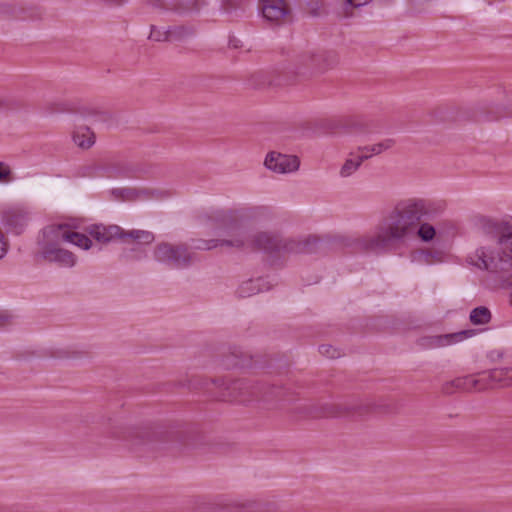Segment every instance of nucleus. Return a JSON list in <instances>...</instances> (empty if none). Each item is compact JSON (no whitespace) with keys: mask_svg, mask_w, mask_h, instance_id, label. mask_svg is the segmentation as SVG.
<instances>
[{"mask_svg":"<svg viewBox=\"0 0 512 512\" xmlns=\"http://www.w3.org/2000/svg\"><path fill=\"white\" fill-rule=\"evenodd\" d=\"M217 227L226 231L231 239H210L198 240L194 248L200 250H210L217 246H230L237 249L244 247L251 251L264 250L266 252H274L286 250L296 253H312L315 252L320 242L317 236H308L299 241L290 240L283 242L278 236L270 235L265 232L255 234L251 239L246 237L243 228L242 218L237 211H221L214 216Z\"/></svg>","mask_w":512,"mask_h":512,"instance_id":"obj_1","label":"nucleus"},{"mask_svg":"<svg viewBox=\"0 0 512 512\" xmlns=\"http://www.w3.org/2000/svg\"><path fill=\"white\" fill-rule=\"evenodd\" d=\"M428 212L429 207L422 199H408L397 203L380 224L377 234L362 239L364 249L385 250L394 243L414 236L422 217Z\"/></svg>","mask_w":512,"mask_h":512,"instance_id":"obj_2","label":"nucleus"},{"mask_svg":"<svg viewBox=\"0 0 512 512\" xmlns=\"http://www.w3.org/2000/svg\"><path fill=\"white\" fill-rule=\"evenodd\" d=\"M480 222L487 233L498 236L499 251L495 254L480 248L470 257L471 263L492 273L508 271L512 267V223L496 222L489 218H481Z\"/></svg>","mask_w":512,"mask_h":512,"instance_id":"obj_3","label":"nucleus"},{"mask_svg":"<svg viewBox=\"0 0 512 512\" xmlns=\"http://www.w3.org/2000/svg\"><path fill=\"white\" fill-rule=\"evenodd\" d=\"M154 258L175 268L188 267L193 262V253L184 243L161 242L153 251Z\"/></svg>","mask_w":512,"mask_h":512,"instance_id":"obj_4","label":"nucleus"},{"mask_svg":"<svg viewBox=\"0 0 512 512\" xmlns=\"http://www.w3.org/2000/svg\"><path fill=\"white\" fill-rule=\"evenodd\" d=\"M259 8L267 21L281 24L291 19V10L286 0H259Z\"/></svg>","mask_w":512,"mask_h":512,"instance_id":"obj_5","label":"nucleus"},{"mask_svg":"<svg viewBox=\"0 0 512 512\" xmlns=\"http://www.w3.org/2000/svg\"><path fill=\"white\" fill-rule=\"evenodd\" d=\"M488 387H490L488 377L483 373L479 377L465 376L447 382L443 385V392L452 394L455 391H482Z\"/></svg>","mask_w":512,"mask_h":512,"instance_id":"obj_6","label":"nucleus"},{"mask_svg":"<svg viewBox=\"0 0 512 512\" xmlns=\"http://www.w3.org/2000/svg\"><path fill=\"white\" fill-rule=\"evenodd\" d=\"M299 159L296 156L270 152L265 159V166L278 173H288L298 169Z\"/></svg>","mask_w":512,"mask_h":512,"instance_id":"obj_7","label":"nucleus"},{"mask_svg":"<svg viewBox=\"0 0 512 512\" xmlns=\"http://www.w3.org/2000/svg\"><path fill=\"white\" fill-rule=\"evenodd\" d=\"M89 235L99 243H109L119 239L122 241V228L117 225H93L88 230Z\"/></svg>","mask_w":512,"mask_h":512,"instance_id":"obj_8","label":"nucleus"},{"mask_svg":"<svg viewBox=\"0 0 512 512\" xmlns=\"http://www.w3.org/2000/svg\"><path fill=\"white\" fill-rule=\"evenodd\" d=\"M43 257L45 260L57 262L66 267H72L76 262L75 255L72 252L55 245H47L43 250Z\"/></svg>","mask_w":512,"mask_h":512,"instance_id":"obj_9","label":"nucleus"},{"mask_svg":"<svg viewBox=\"0 0 512 512\" xmlns=\"http://www.w3.org/2000/svg\"><path fill=\"white\" fill-rule=\"evenodd\" d=\"M474 334L475 330L468 329L456 333L432 336L429 338V345L433 347H443L463 341L464 339L469 338Z\"/></svg>","mask_w":512,"mask_h":512,"instance_id":"obj_10","label":"nucleus"},{"mask_svg":"<svg viewBox=\"0 0 512 512\" xmlns=\"http://www.w3.org/2000/svg\"><path fill=\"white\" fill-rule=\"evenodd\" d=\"M323 61V56L321 54H314L311 52L304 53L300 56V74L305 75L307 72L312 74L313 72H320L324 70V67L321 65Z\"/></svg>","mask_w":512,"mask_h":512,"instance_id":"obj_11","label":"nucleus"},{"mask_svg":"<svg viewBox=\"0 0 512 512\" xmlns=\"http://www.w3.org/2000/svg\"><path fill=\"white\" fill-rule=\"evenodd\" d=\"M228 389L232 391L229 394L232 400L245 402L251 400L252 396H256L255 387L244 380L234 381Z\"/></svg>","mask_w":512,"mask_h":512,"instance_id":"obj_12","label":"nucleus"},{"mask_svg":"<svg viewBox=\"0 0 512 512\" xmlns=\"http://www.w3.org/2000/svg\"><path fill=\"white\" fill-rule=\"evenodd\" d=\"M154 239V234L147 230L133 229L126 231L122 229V242L124 243L136 242L139 244L148 245L151 244Z\"/></svg>","mask_w":512,"mask_h":512,"instance_id":"obj_13","label":"nucleus"},{"mask_svg":"<svg viewBox=\"0 0 512 512\" xmlns=\"http://www.w3.org/2000/svg\"><path fill=\"white\" fill-rule=\"evenodd\" d=\"M67 228V225H60L59 229L63 230L61 238L63 241L73 243L74 245L83 248V249H89L92 245V241L88 236L85 234L70 231Z\"/></svg>","mask_w":512,"mask_h":512,"instance_id":"obj_14","label":"nucleus"},{"mask_svg":"<svg viewBox=\"0 0 512 512\" xmlns=\"http://www.w3.org/2000/svg\"><path fill=\"white\" fill-rule=\"evenodd\" d=\"M486 376L488 381L491 380L502 387L512 385V367L493 369Z\"/></svg>","mask_w":512,"mask_h":512,"instance_id":"obj_15","label":"nucleus"},{"mask_svg":"<svg viewBox=\"0 0 512 512\" xmlns=\"http://www.w3.org/2000/svg\"><path fill=\"white\" fill-rule=\"evenodd\" d=\"M94 133L88 127L80 128L73 134L74 142L81 148H90L94 144Z\"/></svg>","mask_w":512,"mask_h":512,"instance_id":"obj_16","label":"nucleus"},{"mask_svg":"<svg viewBox=\"0 0 512 512\" xmlns=\"http://www.w3.org/2000/svg\"><path fill=\"white\" fill-rule=\"evenodd\" d=\"M182 32H184L183 28H179V30L161 32L155 26H152L149 38L155 41H174L179 39Z\"/></svg>","mask_w":512,"mask_h":512,"instance_id":"obj_17","label":"nucleus"},{"mask_svg":"<svg viewBox=\"0 0 512 512\" xmlns=\"http://www.w3.org/2000/svg\"><path fill=\"white\" fill-rule=\"evenodd\" d=\"M395 144V140L393 139H385L382 142L374 144L372 146L359 147L358 150L361 154L370 155H378L385 150L392 148Z\"/></svg>","mask_w":512,"mask_h":512,"instance_id":"obj_18","label":"nucleus"},{"mask_svg":"<svg viewBox=\"0 0 512 512\" xmlns=\"http://www.w3.org/2000/svg\"><path fill=\"white\" fill-rule=\"evenodd\" d=\"M491 320V312L485 306H479L474 308L470 313V321L474 325H484L489 323Z\"/></svg>","mask_w":512,"mask_h":512,"instance_id":"obj_19","label":"nucleus"},{"mask_svg":"<svg viewBox=\"0 0 512 512\" xmlns=\"http://www.w3.org/2000/svg\"><path fill=\"white\" fill-rule=\"evenodd\" d=\"M368 158H370V155L361 154L357 156L356 160L352 158L347 159L341 168V175L344 177L351 175L359 168L361 163Z\"/></svg>","mask_w":512,"mask_h":512,"instance_id":"obj_20","label":"nucleus"},{"mask_svg":"<svg viewBox=\"0 0 512 512\" xmlns=\"http://www.w3.org/2000/svg\"><path fill=\"white\" fill-rule=\"evenodd\" d=\"M423 241H430L434 238L436 231L434 227L428 223L419 224L416 233Z\"/></svg>","mask_w":512,"mask_h":512,"instance_id":"obj_21","label":"nucleus"},{"mask_svg":"<svg viewBox=\"0 0 512 512\" xmlns=\"http://www.w3.org/2000/svg\"><path fill=\"white\" fill-rule=\"evenodd\" d=\"M352 412L348 410L346 407H342L339 405H330L326 408V412L324 416L326 417H338L351 414Z\"/></svg>","mask_w":512,"mask_h":512,"instance_id":"obj_22","label":"nucleus"},{"mask_svg":"<svg viewBox=\"0 0 512 512\" xmlns=\"http://www.w3.org/2000/svg\"><path fill=\"white\" fill-rule=\"evenodd\" d=\"M422 261L425 264H433L442 261V253L438 251H423L421 253Z\"/></svg>","mask_w":512,"mask_h":512,"instance_id":"obj_23","label":"nucleus"},{"mask_svg":"<svg viewBox=\"0 0 512 512\" xmlns=\"http://www.w3.org/2000/svg\"><path fill=\"white\" fill-rule=\"evenodd\" d=\"M319 352L331 359L339 358L341 356V351L329 344H323L319 347Z\"/></svg>","mask_w":512,"mask_h":512,"instance_id":"obj_24","label":"nucleus"},{"mask_svg":"<svg viewBox=\"0 0 512 512\" xmlns=\"http://www.w3.org/2000/svg\"><path fill=\"white\" fill-rule=\"evenodd\" d=\"M203 0H175L174 5H180L185 9H197Z\"/></svg>","mask_w":512,"mask_h":512,"instance_id":"obj_25","label":"nucleus"},{"mask_svg":"<svg viewBox=\"0 0 512 512\" xmlns=\"http://www.w3.org/2000/svg\"><path fill=\"white\" fill-rule=\"evenodd\" d=\"M11 180V170L3 162H0V182H9Z\"/></svg>","mask_w":512,"mask_h":512,"instance_id":"obj_26","label":"nucleus"},{"mask_svg":"<svg viewBox=\"0 0 512 512\" xmlns=\"http://www.w3.org/2000/svg\"><path fill=\"white\" fill-rule=\"evenodd\" d=\"M151 435H152V432L148 428L142 429L141 431L136 433V437L140 438L142 442L150 440Z\"/></svg>","mask_w":512,"mask_h":512,"instance_id":"obj_27","label":"nucleus"},{"mask_svg":"<svg viewBox=\"0 0 512 512\" xmlns=\"http://www.w3.org/2000/svg\"><path fill=\"white\" fill-rule=\"evenodd\" d=\"M121 193L128 200H133L138 197V191H136L135 189H123L121 190Z\"/></svg>","mask_w":512,"mask_h":512,"instance_id":"obj_28","label":"nucleus"},{"mask_svg":"<svg viewBox=\"0 0 512 512\" xmlns=\"http://www.w3.org/2000/svg\"><path fill=\"white\" fill-rule=\"evenodd\" d=\"M8 244L5 241L4 234L0 231V259L4 257L7 252Z\"/></svg>","mask_w":512,"mask_h":512,"instance_id":"obj_29","label":"nucleus"},{"mask_svg":"<svg viewBox=\"0 0 512 512\" xmlns=\"http://www.w3.org/2000/svg\"><path fill=\"white\" fill-rule=\"evenodd\" d=\"M222 3L226 10H230L236 8L239 5L240 0H222Z\"/></svg>","mask_w":512,"mask_h":512,"instance_id":"obj_30","label":"nucleus"},{"mask_svg":"<svg viewBox=\"0 0 512 512\" xmlns=\"http://www.w3.org/2000/svg\"><path fill=\"white\" fill-rule=\"evenodd\" d=\"M11 322V315L7 312H0V326H5Z\"/></svg>","mask_w":512,"mask_h":512,"instance_id":"obj_31","label":"nucleus"},{"mask_svg":"<svg viewBox=\"0 0 512 512\" xmlns=\"http://www.w3.org/2000/svg\"><path fill=\"white\" fill-rule=\"evenodd\" d=\"M352 6H362L369 3L371 0H346Z\"/></svg>","mask_w":512,"mask_h":512,"instance_id":"obj_32","label":"nucleus"},{"mask_svg":"<svg viewBox=\"0 0 512 512\" xmlns=\"http://www.w3.org/2000/svg\"><path fill=\"white\" fill-rule=\"evenodd\" d=\"M156 2L160 5H174L175 0H156Z\"/></svg>","mask_w":512,"mask_h":512,"instance_id":"obj_33","label":"nucleus"},{"mask_svg":"<svg viewBox=\"0 0 512 512\" xmlns=\"http://www.w3.org/2000/svg\"><path fill=\"white\" fill-rule=\"evenodd\" d=\"M354 130H356V131H364L365 127L362 124H357V125L354 126Z\"/></svg>","mask_w":512,"mask_h":512,"instance_id":"obj_34","label":"nucleus"},{"mask_svg":"<svg viewBox=\"0 0 512 512\" xmlns=\"http://www.w3.org/2000/svg\"><path fill=\"white\" fill-rule=\"evenodd\" d=\"M244 289H245V287H244V286L240 288V294H241V296H244V295H243V291H244Z\"/></svg>","mask_w":512,"mask_h":512,"instance_id":"obj_35","label":"nucleus"}]
</instances>
